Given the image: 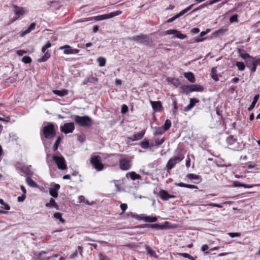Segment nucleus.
<instances>
[{
	"instance_id": "obj_1",
	"label": "nucleus",
	"mask_w": 260,
	"mask_h": 260,
	"mask_svg": "<svg viewBox=\"0 0 260 260\" xmlns=\"http://www.w3.org/2000/svg\"><path fill=\"white\" fill-rule=\"evenodd\" d=\"M41 132V138L43 142L45 139L52 140L56 134L55 126L52 122H47L44 124Z\"/></svg>"
},
{
	"instance_id": "obj_2",
	"label": "nucleus",
	"mask_w": 260,
	"mask_h": 260,
	"mask_svg": "<svg viewBox=\"0 0 260 260\" xmlns=\"http://www.w3.org/2000/svg\"><path fill=\"white\" fill-rule=\"evenodd\" d=\"M74 119L81 126L88 127L92 124L91 118L88 116H80L75 115Z\"/></svg>"
},
{
	"instance_id": "obj_3",
	"label": "nucleus",
	"mask_w": 260,
	"mask_h": 260,
	"mask_svg": "<svg viewBox=\"0 0 260 260\" xmlns=\"http://www.w3.org/2000/svg\"><path fill=\"white\" fill-rule=\"evenodd\" d=\"M130 40L145 45H148L152 43V40L149 36L143 34L133 36L130 38Z\"/></svg>"
},
{
	"instance_id": "obj_4",
	"label": "nucleus",
	"mask_w": 260,
	"mask_h": 260,
	"mask_svg": "<svg viewBox=\"0 0 260 260\" xmlns=\"http://www.w3.org/2000/svg\"><path fill=\"white\" fill-rule=\"evenodd\" d=\"M121 13H122L121 11L118 10L116 11L111 12L109 14L98 15V16H95L94 17H90V18H88L87 20L89 21V20H92L93 19L95 20H97V21L103 20L104 19L111 18L113 17L119 15Z\"/></svg>"
},
{
	"instance_id": "obj_5",
	"label": "nucleus",
	"mask_w": 260,
	"mask_h": 260,
	"mask_svg": "<svg viewBox=\"0 0 260 260\" xmlns=\"http://www.w3.org/2000/svg\"><path fill=\"white\" fill-rule=\"evenodd\" d=\"M184 157L183 154H179L177 156H174L171 158L168 161L166 166L167 171H169L173 169L175 166L176 164L182 160Z\"/></svg>"
},
{
	"instance_id": "obj_6",
	"label": "nucleus",
	"mask_w": 260,
	"mask_h": 260,
	"mask_svg": "<svg viewBox=\"0 0 260 260\" xmlns=\"http://www.w3.org/2000/svg\"><path fill=\"white\" fill-rule=\"evenodd\" d=\"M52 159L56 165L57 168L61 170H64L67 169L66 160L62 155H53Z\"/></svg>"
},
{
	"instance_id": "obj_7",
	"label": "nucleus",
	"mask_w": 260,
	"mask_h": 260,
	"mask_svg": "<svg viewBox=\"0 0 260 260\" xmlns=\"http://www.w3.org/2000/svg\"><path fill=\"white\" fill-rule=\"evenodd\" d=\"M119 168L122 170H128L132 166V160L127 157L121 158L119 160Z\"/></svg>"
},
{
	"instance_id": "obj_8",
	"label": "nucleus",
	"mask_w": 260,
	"mask_h": 260,
	"mask_svg": "<svg viewBox=\"0 0 260 260\" xmlns=\"http://www.w3.org/2000/svg\"><path fill=\"white\" fill-rule=\"evenodd\" d=\"M90 162L96 170L101 171L103 169L104 166L101 162V157L100 156H92Z\"/></svg>"
},
{
	"instance_id": "obj_9",
	"label": "nucleus",
	"mask_w": 260,
	"mask_h": 260,
	"mask_svg": "<svg viewBox=\"0 0 260 260\" xmlns=\"http://www.w3.org/2000/svg\"><path fill=\"white\" fill-rule=\"evenodd\" d=\"M51 47V43L50 42H48L42 48V52L44 53V55L40 59V62H45L47 61L51 56L50 53L49 52L47 49Z\"/></svg>"
},
{
	"instance_id": "obj_10",
	"label": "nucleus",
	"mask_w": 260,
	"mask_h": 260,
	"mask_svg": "<svg viewBox=\"0 0 260 260\" xmlns=\"http://www.w3.org/2000/svg\"><path fill=\"white\" fill-rule=\"evenodd\" d=\"M75 125L73 122L66 123L60 126V131L65 134L73 133Z\"/></svg>"
},
{
	"instance_id": "obj_11",
	"label": "nucleus",
	"mask_w": 260,
	"mask_h": 260,
	"mask_svg": "<svg viewBox=\"0 0 260 260\" xmlns=\"http://www.w3.org/2000/svg\"><path fill=\"white\" fill-rule=\"evenodd\" d=\"M194 5V4H192V5L189 6L186 8H185V9H183V10H182L181 11H180L177 14L175 15V16H174L173 17L170 18V19H168L167 22L168 23L172 22L173 21L175 20L176 19H177V18H179L180 17L182 16L184 14H185L188 11H189L190 10H191V8L193 7Z\"/></svg>"
},
{
	"instance_id": "obj_12",
	"label": "nucleus",
	"mask_w": 260,
	"mask_h": 260,
	"mask_svg": "<svg viewBox=\"0 0 260 260\" xmlns=\"http://www.w3.org/2000/svg\"><path fill=\"white\" fill-rule=\"evenodd\" d=\"M245 63L247 67L250 69L252 73H254L256 71L257 66L254 57L251 56L250 58H248V60H246Z\"/></svg>"
},
{
	"instance_id": "obj_13",
	"label": "nucleus",
	"mask_w": 260,
	"mask_h": 260,
	"mask_svg": "<svg viewBox=\"0 0 260 260\" xmlns=\"http://www.w3.org/2000/svg\"><path fill=\"white\" fill-rule=\"evenodd\" d=\"M60 188V186L58 184L52 183L51 187L49 189V193L53 198H57L58 197V191Z\"/></svg>"
},
{
	"instance_id": "obj_14",
	"label": "nucleus",
	"mask_w": 260,
	"mask_h": 260,
	"mask_svg": "<svg viewBox=\"0 0 260 260\" xmlns=\"http://www.w3.org/2000/svg\"><path fill=\"white\" fill-rule=\"evenodd\" d=\"M14 12L16 15L13 20L12 22H14L15 20H17L20 16L23 15L25 13V10L24 8L20 7H18L16 5H14Z\"/></svg>"
},
{
	"instance_id": "obj_15",
	"label": "nucleus",
	"mask_w": 260,
	"mask_h": 260,
	"mask_svg": "<svg viewBox=\"0 0 260 260\" xmlns=\"http://www.w3.org/2000/svg\"><path fill=\"white\" fill-rule=\"evenodd\" d=\"M166 35H172L174 34L175 37L180 39H184L187 38L186 35L182 34L180 31L176 29H169L165 32Z\"/></svg>"
},
{
	"instance_id": "obj_16",
	"label": "nucleus",
	"mask_w": 260,
	"mask_h": 260,
	"mask_svg": "<svg viewBox=\"0 0 260 260\" xmlns=\"http://www.w3.org/2000/svg\"><path fill=\"white\" fill-rule=\"evenodd\" d=\"M60 50H64L63 53L66 54H72L77 53L78 52V50L77 49H73L72 48L68 45H66L64 46H62L60 47Z\"/></svg>"
},
{
	"instance_id": "obj_17",
	"label": "nucleus",
	"mask_w": 260,
	"mask_h": 260,
	"mask_svg": "<svg viewBox=\"0 0 260 260\" xmlns=\"http://www.w3.org/2000/svg\"><path fill=\"white\" fill-rule=\"evenodd\" d=\"M199 100L196 98H190L189 104L184 107V111L185 112L190 111L195 105L196 104L199 103Z\"/></svg>"
},
{
	"instance_id": "obj_18",
	"label": "nucleus",
	"mask_w": 260,
	"mask_h": 260,
	"mask_svg": "<svg viewBox=\"0 0 260 260\" xmlns=\"http://www.w3.org/2000/svg\"><path fill=\"white\" fill-rule=\"evenodd\" d=\"M237 141V139L234 138V136L231 135L228 137L226 139V142L228 144V146L230 147L231 149L234 150H237L236 148L233 147V145L236 143Z\"/></svg>"
},
{
	"instance_id": "obj_19",
	"label": "nucleus",
	"mask_w": 260,
	"mask_h": 260,
	"mask_svg": "<svg viewBox=\"0 0 260 260\" xmlns=\"http://www.w3.org/2000/svg\"><path fill=\"white\" fill-rule=\"evenodd\" d=\"M150 104L153 109L156 111L158 112L161 111L162 108L161 103L160 101H150Z\"/></svg>"
},
{
	"instance_id": "obj_20",
	"label": "nucleus",
	"mask_w": 260,
	"mask_h": 260,
	"mask_svg": "<svg viewBox=\"0 0 260 260\" xmlns=\"http://www.w3.org/2000/svg\"><path fill=\"white\" fill-rule=\"evenodd\" d=\"M36 25V24L35 22H32L30 24V25L28 26V27L24 31H23L20 34V37H23L24 36H25L26 34L29 33L31 32L32 30H34L35 28V26Z\"/></svg>"
},
{
	"instance_id": "obj_21",
	"label": "nucleus",
	"mask_w": 260,
	"mask_h": 260,
	"mask_svg": "<svg viewBox=\"0 0 260 260\" xmlns=\"http://www.w3.org/2000/svg\"><path fill=\"white\" fill-rule=\"evenodd\" d=\"M144 134L145 132L141 131L140 133L134 134L130 139L132 141L140 140L143 138Z\"/></svg>"
},
{
	"instance_id": "obj_22",
	"label": "nucleus",
	"mask_w": 260,
	"mask_h": 260,
	"mask_svg": "<svg viewBox=\"0 0 260 260\" xmlns=\"http://www.w3.org/2000/svg\"><path fill=\"white\" fill-rule=\"evenodd\" d=\"M45 206L47 207H48V208H54L56 210H58L59 209L58 205L56 204V203L55 202V201L53 198H51L49 202L46 203Z\"/></svg>"
},
{
	"instance_id": "obj_23",
	"label": "nucleus",
	"mask_w": 260,
	"mask_h": 260,
	"mask_svg": "<svg viewBox=\"0 0 260 260\" xmlns=\"http://www.w3.org/2000/svg\"><path fill=\"white\" fill-rule=\"evenodd\" d=\"M181 89L182 92L186 94H188L192 92L191 85H183L181 87Z\"/></svg>"
},
{
	"instance_id": "obj_24",
	"label": "nucleus",
	"mask_w": 260,
	"mask_h": 260,
	"mask_svg": "<svg viewBox=\"0 0 260 260\" xmlns=\"http://www.w3.org/2000/svg\"><path fill=\"white\" fill-rule=\"evenodd\" d=\"M98 81V79L97 78L91 76V77H87L86 79H85V80L83 82V84L84 85H88L89 84V83H91L94 84L96 82H97Z\"/></svg>"
},
{
	"instance_id": "obj_25",
	"label": "nucleus",
	"mask_w": 260,
	"mask_h": 260,
	"mask_svg": "<svg viewBox=\"0 0 260 260\" xmlns=\"http://www.w3.org/2000/svg\"><path fill=\"white\" fill-rule=\"evenodd\" d=\"M184 76L186 78L189 82L193 83L195 82L196 79L194 75L191 72H187L184 73Z\"/></svg>"
},
{
	"instance_id": "obj_26",
	"label": "nucleus",
	"mask_w": 260,
	"mask_h": 260,
	"mask_svg": "<svg viewBox=\"0 0 260 260\" xmlns=\"http://www.w3.org/2000/svg\"><path fill=\"white\" fill-rule=\"evenodd\" d=\"M53 92L54 94L59 96H63L67 95L68 94V90L67 89H62L61 90H53Z\"/></svg>"
},
{
	"instance_id": "obj_27",
	"label": "nucleus",
	"mask_w": 260,
	"mask_h": 260,
	"mask_svg": "<svg viewBox=\"0 0 260 260\" xmlns=\"http://www.w3.org/2000/svg\"><path fill=\"white\" fill-rule=\"evenodd\" d=\"M26 182L29 186L31 187H38V184L29 176H27L26 178Z\"/></svg>"
},
{
	"instance_id": "obj_28",
	"label": "nucleus",
	"mask_w": 260,
	"mask_h": 260,
	"mask_svg": "<svg viewBox=\"0 0 260 260\" xmlns=\"http://www.w3.org/2000/svg\"><path fill=\"white\" fill-rule=\"evenodd\" d=\"M159 195L161 199L164 201L169 200V194L165 190H161L159 191Z\"/></svg>"
},
{
	"instance_id": "obj_29",
	"label": "nucleus",
	"mask_w": 260,
	"mask_h": 260,
	"mask_svg": "<svg viewBox=\"0 0 260 260\" xmlns=\"http://www.w3.org/2000/svg\"><path fill=\"white\" fill-rule=\"evenodd\" d=\"M186 177L190 180H196L198 182L200 181V177L194 174H188L186 176Z\"/></svg>"
},
{
	"instance_id": "obj_30",
	"label": "nucleus",
	"mask_w": 260,
	"mask_h": 260,
	"mask_svg": "<svg viewBox=\"0 0 260 260\" xmlns=\"http://www.w3.org/2000/svg\"><path fill=\"white\" fill-rule=\"evenodd\" d=\"M192 91H202L204 90V87L202 85L199 84H192Z\"/></svg>"
},
{
	"instance_id": "obj_31",
	"label": "nucleus",
	"mask_w": 260,
	"mask_h": 260,
	"mask_svg": "<svg viewBox=\"0 0 260 260\" xmlns=\"http://www.w3.org/2000/svg\"><path fill=\"white\" fill-rule=\"evenodd\" d=\"M148 227H150L152 229H155L157 230H163L165 229L166 227L164 224H159L158 223H154L152 224H149Z\"/></svg>"
},
{
	"instance_id": "obj_32",
	"label": "nucleus",
	"mask_w": 260,
	"mask_h": 260,
	"mask_svg": "<svg viewBox=\"0 0 260 260\" xmlns=\"http://www.w3.org/2000/svg\"><path fill=\"white\" fill-rule=\"evenodd\" d=\"M259 98L258 95H255L254 97L253 100L251 104V105L248 108V111H251L253 108L254 107L256 103H257L258 100Z\"/></svg>"
},
{
	"instance_id": "obj_33",
	"label": "nucleus",
	"mask_w": 260,
	"mask_h": 260,
	"mask_svg": "<svg viewBox=\"0 0 260 260\" xmlns=\"http://www.w3.org/2000/svg\"><path fill=\"white\" fill-rule=\"evenodd\" d=\"M148 254L152 257L157 258L158 256L156 255V252L154 250H152L151 247L148 246H147L146 247Z\"/></svg>"
},
{
	"instance_id": "obj_34",
	"label": "nucleus",
	"mask_w": 260,
	"mask_h": 260,
	"mask_svg": "<svg viewBox=\"0 0 260 260\" xmlns=\"http://www.w3.org/2000/svg\"><path fill=\"white\" fill-rule=\"evenodd\" d=\"M155 128V131L153 133L154 136L162 135L166 132L162 126L156 127Z\"/></svg>"
},
{
	"instance_id": "obj_35",
	"label": "nucleus",
	"mask_w": 260,
	"mask_h": 260,
	"mask_svg": "<svg viewBox=\"0 0 260 260\" xmlns=\"http://www.w3.org/2000/svg\"><path fill=\"white\" fill-rule=\"evenodd\" d=\"M142 220L147 222H155L157 218L156 217L152 216H142Z\"/></svg>"
},
{
	"instance_id": "obj_36",
	"label": "nucleus",
	"mask_w": 260,
	"mask_h": 260,
	"mask_svg": "<svg viewBox=\"0 0 260 260\" xmlns=\"http://www.w3.org/2000/svg\"><path fill=\"white\" fill-rule=\"evenodd\" d=\"M216 70L215 68H212L211 69V72L210 74L211 77L215 81L218 80V77L217 75L216 74Z\"/></svg>"
},
{
	"instance_id": "obj_37",
	"label": "nucleus",
	"mask_w": 260,
	"mask_h": 260,
	"mask_svg": "<svg viewBox=\"0 0 260 260\" xmlns=\"http://www.w3.org/2000/svg\"><path fill=\"white\" fill-rule=\"evenodd\" d=\"M241 50L240 49H239L238 50V52H239V56L240 57H241L242 59H244L245 60V62L246 61V60H248V58H250L251 56H250L249 54H248V53H241Z\"/></svg>"
},
{
	"instance_id": "obj_38",
	"label": "nucleus",
	"mask_w": 260,
	"mask_h": 260,
	"mask_svg": "<svg viewBox=\"0 0 260 260\" xmlns=\"http://www.w3.org/2000/svg\"><path fill=\"white\" fill-rule=\"evenodd\" d=\"M153 146V144L150 145L147 141H143L141 143V146L144 149H147Z\"/></svg>"
},
{
	"instance_id": "obj_39",
	"label": "nucleus",
	"mask_w": 260,
	"mask_h": 260,
	"mask_svg": "<svg viewBox=\"0 0 260 260\" xmlns=\"http://www.w3.org/2000/svg\"><path fill=\"white\" fill-rule=\"evenodd\" d=\"M236 67L238 68V70L243 71L245 68V65L242 61H237L236 63Z\"/></svg>"
},
{
	"instance_id": "obj_40",
	"label": "nucleus",
	"mask_w": 260,
	"mask_h": 260,
	"mask_svg": "<svg viewBox=\"0 0 260 260\" xmlns=\"http://www.w3.org/2000/svg\"><path fill=\"white\" fill-rule=\"evenodd\" d=\"M171 124V121L169 119H167L162 127L165 129V131H167L170 128Z\"/></svg>"
},
{
	"instance_id": "obj_41",
	"label": "nucleus",
	"mask_w": 260,
	"mask_h": 260,
	"mask_svg": "<svg viewBox=\"0 0 260 260\" xmlns=\"http://www.w3.org/2000/svg\"><path fill=\"white\" fill-rule=\"evenodd\" d=\"M129 177L132 180H135L140 178V176L135 172H131L129 173Z\"/></svg>"
},
{
	"instance_id": "obj_42",
	"label": "nucleus",
	"mask_w": 260,
	"mask_h": 260,
	"mask_svg": "<svg viewBox=\"0 0 260 260\" xmlns=\"http://www.w3.org/2000/svg\"><path fill=\"white\" fill-rule=\"evenodd\" d=\"M53 216L56 219H59L61 223H64L65 220L62 218L61 214L59 212L55 213Z\"/></svg>"
},
{
	"instance_id": "obj_43",
	"label": "nucleus",
	"mask_w": 260,
	"mask_h": 260,
	"mask_svg": "<svg viewBox=\"0 0 260 260\" xmlns=\"http://www.w3.org/2000/svg\"><path fill=\"white\" fill-rule=\"evenodd\" d=\"M97 60L99 63L100 67H104L105 66L106 61L105 58L102 57V56L99 57L98 58Z\"/></svg>"
},
{
	"instance_id": "obj_44",
	"label": "nucleus",
	"mask_w": 260,
	"mask_h": 260,
	"mask_svg": "<svg viewBox=\"0 0 260 260\" xmlns=\"http://www.w3.org/2000/svg\"><path fill=\"white\" fill-rule=\"evenodd\" d=\"M61 140V138L60 137H58L53 147V149L54 151L57 150L58 147V145L60 142V141Z\"/></svg>"
},
{
	"instance_id": "obj_45",
	"label": "nucleus",
	"mask_w": 260,
	"mask_h": 260,
	"mask_svg": "<svg viewBox=\"0 0 260 260\" xmlns=\"http://www.w3.org/2000/svg\"><path fill=\"white\" fill-rule=\"evenodd\" d=\"M165 141V139L164 138H162V139H158V138H156L155 139V146H156V147H158L159 146H160V145H161Z\"/></svg>"
},
{
	"instance_id": "obj_46",
	"label": "nucleus",
	"mask_w": 260,
	"mask_h": 260,
	"mask_svg": "<svg viewBox=\"0 0 260 260\" xmlns=\"http://www.w3.org/2000/svg\"><path fill=\"white\" fill-rule=\"evenodd\" d=\"M21 171L27 175H31L32 172L27 167H23L21 169Z\"/></svg>"
},
{
	"instance_id": "obj_47",
	"label": "nucleus",
	"mask_w": 260,
	"mask_h": 260,
	"mask_svg": "<svg viewBox=\"0 0 260 260\" xmlns=\"http://www.w3.org/2000/svg\"><path fill=\"white\" fill-rule=\"evenodd\" d=\"M128 215L131 216V217H132L133 218H135V219H136L137 220H142V216H141L139 215L136 214H134L132 212L129 213L128 214Z\"/></svg>"
},
{
	"instance_id": "obj_48",
	"label": "nucleus",
	"mask_w": 260,
	"mask_h": 260,
	"mask_svg": "<svg viewBox=\"0 0 260 260\" xmlns=\"http://www.w3.org/2000/svg\"><path fill=\"white\" fill-rule=\"evenodd\" d=\"M22 61L25 63H29L31 61V59L29 56H25L22 58Z\"/></svg>"
},
{
	"instance_id": "obj_49",
	"label": "nucleus",
	"mask_w": 260,
	"mask_h": 260,
	"mask_svg": "<svg viewBox=\"0 0 260 260\" xmlns=\"http://www.w3.org/2000/svg\"><path fill=\"white\" fill-rule=\"evenodd\" d=\"M238 21V15L237 14L233 15L230 18V21L232 23L234 22H237Z\"/></svg>"
},
{
	"instance_id": "obj_50",
	"label": "nucleus",
	"mask_w": 260,
	"mask_h": 260,
	"mask_svg": "<svg viewBox=\"0 0 260 260\" xmlns=\"http://www.w3.org/2000/svg\"><path fill=\"white\" fill-rule=\"evenodd\" d=\"M243 184L240 183L238 181H234L233 182V186L237 187H243Z\"/></svg>"
},
{
	"instance_id": "obj_51",
	"label": "nucleus",
	"mask_w": 260,
	"mask_h": 260,
	"mask_svg": "<svg viewBox=\"0 0 260 260\" xmlns=\"http://www.w3.org/2000/svg\"><path fill=\"white\" fill-rule=\"evenodd\" d=\"M26 198V196L24 194H22L21 196H19L17 198V201L18 202H22L24 201Z\"/></svg>"
},
{
	"instance_id": "obj_52",
	"label": "nucleus",
	"mask_w": 260,
	"mask_h": 260,
	"mask_svg": "<svg viewBox=\"0 0 260 260\" xmlns=\"http://www.w3.org/2000/svg\"><path fill=\"white\" fill-rule=\"evenodd\" d=\"M229 235L231 238H235L240 236V234L239 233H229Z\"/></svg>"
},
{
	"instance_id": "obj_53",
	"label": "nucleus",
	"mask_w": 260,
	"mask_h": 260,
	"mask_svg": "<svg viewBox=\"0 0 260 260\" xmlns=\"http://www.w3.org/2000/svg\"><path fill=\"white\" fill-rule=\"evenodd\" d=\"M128 111V107L126 105H123L121 108V113H125Z\"/></svg>"
},
{
	"instance_id": "obj_54",
	"label": "nucleus",
	"mask_w": 260,
	"mask_h": 260,
	"mask_svg": "<svg viewBox=\"0 0 260 260\" xmlns=\"http://www.w3.org/2000/svg\"><path fill=\"white\" fill-rule=\"evenodd\" d=\"M120 208L121 209V210L122 211V213H124L125 212V211L127 209V204H121L120 206Z\"/></svg>"
},
{
	"instance_id": "obj_55",
	"label": "nucleus",
	"mask_w": 260,
	"mask_h": 260,
	"mask_svg": "<svg viewBox=\"0 0 260 260\" xmlns=\"http://www.w3.org/2000/svg\"><path fill=\"white\" fill-rule=\"evenodd\" d=\"M27 53L26 51L24 50H19L17 51V54L19 56H22L23 54Z\"/></svg>"
},
{
	"instance_id": "obj_56",
	"label": "nucleus",
	"mask_w": 260,
	"mask_h": 260,
	"mask_svg": "<svg viewBox=\"0 0 260 260\" xmlns=\"http://www.w3.org/2000/svg\"><path fill=\"white\" fill-rule=\"evenodd\" d=\"M202 37H201L200 36L198 37H196L194 38V40L196 42H202L203 41H204L206 38H202Z\"/></svg>"
},
{
	"instance_id": "obj_57",
	"label": "nucleus",
	"mask_w": 260,
	"mask_h": 260,
	"mask_svg": "<svg viewBox=\"0 0 260 260\" xmlns=\"http://www.w3.org/2000/svg\"><path fill=\"white\" fill-rule=\"evenodd\" d=\"M185 165L187 168H189L190 166V158H189L188 155L187 156V159L186 161Z\"/></svg>"
},
{
	"instance_id": "obj_58",
	"label": "nucleus",
	"mask_w": 260,
	"mask_h": 260,
	"mask_svg": "<svg viewBox=\"0 0 260 260\" xmlns=\"http://www.w3.org/2000/svg\"><path fill=\"white\" fill-rule=\"evenodd\" d=\"M190 32L193 35L197 34L200 32V29L198 28L195 27L192 28Z\"/></svg>"
},
{
	"instance_id": "obj_59",
	"label": "nucleus",
	"mask_w": 260,
	"mask_h": 260,
	"mask_svg": "<svg viewBox=\"0 0 260 260\" xmlns=\"http://www.w3.org/2000/svg\"><path fill=\"white\" fill-rule=\"evenodd\" d=\"M209 205L210 206L216 207H218V208H222L223 207L220 204H218L213 203H211L209 204Z\"/></svg>"
},
{
	"instance_id": "obj_60",
	"label": "nucleus",
	"mask_w": 260,
	"mask_h": 260,
	"mask_svg": "<svg viewBox=\"0 0 260 260\" xmlns=\"http://www.w3.org/2000/svg\"><path fill=\"white\" fill-rule=\"evenodd\" d=\"M256 185H256V184H243V187H244L245 188H252L253 187H254L255 186H256Z\"/></svg>"
},
{
	"instance_id": "obj_61",
	"label": "nucleus",
	"mask_w": 260,
	"mask_h": 260,
	"mask_svg": "<svg viewBox=\"0 0 260 260\" xmlns=\"http://www.w3.org/2000/svg\"><path fill=\"white\" fill-rule=\"evenodd\" d=\"M208 248H209V247H208V245H207V244H204V245H202V246L201 247L202 250L204 252H205V251L208 250Z\"/></svg>"
},
{
	"instance_id": "obj_62",
	"label": "nucleus",
	"mask_w": 260,
	"mask_h": 260,
	"mask_svg": "<svg viewBox=\"0 0 260 260\" xmlns=\"http://www.w3.org/2000/svg\"><path fill=\"white\" fill-rule=\"evenodd\" d=\"M186 188H188L189 189H197V188H198V187L194 185L187 184Z\"/></svg>"
},
{
	"instance_id": "obj_63",
	"label": "nucleus",
	"mask_w": 260,
	"mask_h": 260,
	"mask_svg": "<svg viewBox=\"0 0 260 260\" xmlns=\"http://www.w3.org/2000/svg\"><path fill=\"white\" fill-rule=\"evenodd\" d=\"M79 200V203H83L85 202V198L83 196H80L78 198Z\"/></svg>"
},
{
	"instance_id": "obj_64",
	"label": "nucleus",
	"mask_w": 260,
	"mask_h": 260,
	"mask_svg": "<svg viewBox=\"0 0 260 260\" xmlns=\"http://www.w3.org/2000/svg\"><path fill=\"white\" fill-rule=\"evenodd\" d=\"M176 185L177 186H180V187H186V188L187 184L181 182V183H179L178 184H176Z\"/></svg>"
}]
</instances>
